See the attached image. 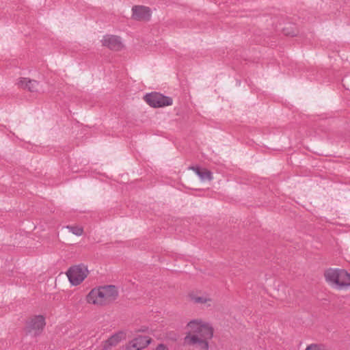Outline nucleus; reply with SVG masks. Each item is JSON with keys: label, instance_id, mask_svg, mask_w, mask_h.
Returning a JSON list of instances; mask_svg holds the SVG:
<instances>
[{"label": "nucleus", "instance_id": "nucleus-2", "mask_svg": "<svg viewBox=\"0 0 350 350\" xmlns=\"http://www.w3.org/2000/svg\"><path fill=\"white\" fill-rule=\"evenodd\" d=\"M118 297V291L114 285L101 286L92 289L86 297L87 302L96 306H106Z\"/></svg>", "mask_w": 350, "mask_h": 350}, {"label": "nucleus", "instance_id": "nucleus-14", "mask_svg": "<svg viewBox=\"0 0 350 350\" xmlns=\"http://www.w3.org/2000/svg\"><path fill=\"white\" fill-rule=\"evenodd\" d=\"M66 228H68L70 230V232H71L72 234L77 236H81L83 234V228L78 226H67Z\"/></svg>", "mask_w": 350, "mask_h": 350}, {"label": "nucleus", "instance_id": "nucleus-6", "mask_svg": "<svg viewBox=\"0 0 350 350\" xmlns=\"http://www.w3.org/2000/svg\"><path fill=\"white\" fill-rule=\"evenodd\" d=\"M146 103L153 107H162L172 105L170 97L163 96L159 93H151L145 96Z\"/></svg>", "mask_w": 350, "mask_h": 350}, {"label": "nucleus", "instance_id": "nucleus-17", "mask_svg": "<svg viewBox=\"0 0 350 350\" xmlns=\"http://www.w3.org/2000/svg\"><path fill=\"white\" fill-rule=\"evenodd\" d=\"M156 350H168L167 348L163 344L159 345Z\"/></svg>", "mask_w": 350, "mask_h": 350}, {"label": "nucleus", "instance_id": "nucleus-5", "mask_svg": "<svg viewBox=\"0 0 350 350\" xmlns=\"http://www.w3.org/2000/svg\"><path fill=\"white\" fill-rule=\"evenodd\" d=\"M88 270L84 265H76L70 267L66 275L70 282L75 286L81 284L87 277Z\"/></svg>", "mask_w": 350, "mask_h": 350}, {"label": "nucleus", "instance_id": "nucleus-1", "mask_svg": "<svg viewBox=\"0 0 350 350\" xmlns=\"http://www.w3.org/2000/svg\"><path fill=\"white\" fill-rule=\"evenodd\" d=\"M185 343L188 345H197L202 350H208V340L212 339L214 329L211 323L201 319L189 321L186 325Z\"/></svg>", "mask_w": 350, "mask_h": 350}, {"label": "nucleus", "instance_id": "nucleus-12", "mask_svg": "<svg viewBox=\"0 0 350 350\" xmlns=\"http://www.w3.org/2000/svg\"><path fill=\"white\" fill-rule=\"evenodd\" d=\"M191 169L200 178L202 181L212 180V174L206 169H200L198 167H191Z\"/></svg>", "mask_w": 350, "mask_h": 350}, {"label": "nucleus", "instance_id": "nucleus-13", "mask_svg": "<svg viewBox=\"0 0 350 350\" xmlns=\"http://www.w3.org/2000/svg\"><path fill=\"white\" fill-rule=\"evenodd\" d=\"M189 297H190L191 300L195 304H208V305H210L208 303L211 301V299L210 298V297L206 295H197L191 294V295H190Z\"/></svg>", "mask_w": 350, "mask_h": 350}, {"label": "nucleus", "instance_id": "nucleus-11", "mask_svg": "<svg viewBox=\"0 0 350 350\" xmlns=\"http://www.w3.org/2000/svg\"><path fill=\"white\" fill-rule=\"evenodd\" d=\"M150 342L151 338L147 336H139L130 341L132 346L135 347L137 350L146 347Z\"/></svg>", "mask_w": 350, "mask_h": 350}, {"label": "nucleus", "instance_id": "nucleus-15", "mask_svg": "<svg viewBox=\"0 0 350 350\" xmlns=\"http://www.w3.org/2000/svg\"><path fill=\"white\" fill-rule=\"evenodd\" d=\"M305 350H328L325 346L319 344H311Z\"/></svg>", "mask_w": 350, "mask_h": 350}, {"label": "nucleus", "instance_id": "nucleus-7", "mask_svg": "<svg viewBox=\"0 0 350 350\" xmlns=\"http://www.w3.org/2000/svg\"><path fill=\"white\" fill-rule=\"evenodd\" d=\"M133 18L137 21H148L151 16V10L148 7L135 5L132 8Z\"/></svg>", "mask_w": 350, "mask_h": 350}, {"label": "nucleus", "instance_id": "nucleus-3", "mask_svg": "<svg viewBox=\"0 0 350 350\" xmlns=\"http://www.w3.org/2000/svg\"><path fill=\"white\" fill-rule=\"evenodd\" d=\"M324 275L326 282L338 290L350 287V274L344 269H329Z\"/></svg>", "mask_w": 350, "mask_h": 350}, {"label": "nucleus", "instance_id": "nucleus-9", "mask_svg": "<svg viewBox=\"0 0 350 350\" xmlns=\"http://www.w3.org/2000/svg\"><path fill=\"white\" fill-rule=\"evenodd\" d=\"M18 85L23 89L27 90L31 92H40L41 87L36 80H31L28 78H21L18 81Z\"/></svg>", "mask_w": 350, "mask_h": 350}, {"label": "nucleus", "instance_id": "nucleus-10", "mask_svg": "<svg viewBox=\"0 0 350 350\" xmlns=\"http://www.w3.org/2000/svg\"><path fill=\"white\" fill-rule=\"evenodd\" d=\"M126 338V334L123 332H119L109 338L105 340L103 343V349L105 350L111 349L112 347L117 345L121 340Z\"/></svg>", "mask_w": 350, "mask_h": 350}, {"label": "nucleus", "instance_id": "nucleus-4", "mask_svg": "<svg viewBox=\"0 0 350 350\" xmlns=\"http://www.w3.org/2000/svg\"><path fill=\"white\" fill-rule=\"evenodd\" d=\"M45 325V318L42 315H36L27 322L25 330L30 335L37 336L42 332Z\"/></svg>", "mask_w": 350, "mask_h": 350}, {"label": "nucleus", "instance_id": "nucleus-8", "mask_svg": "<svg viewBox=\"0 0 350 350\" xmlns=\"http://www.w3.org/2000/svg\"><path fill=\"white\" fill-rule=\"evenodd\" d=\"M103 46L113 51H120L123 48L122 41L118 36L107 35L102 40Z\"/></svg>", "mask_w": 350, "mask_h": 350}, {"label": "nucleus", "instance_id": "nucleus-16", "mask_svg": "<svg viewBox=\"0 0 350 350\" xmlns=\"http://www.w3.org/2000/svg\"><path fill=\"white\" fill-rule=\"evenodd\" d=\"M125 350H137L135 347L132 346V344L129 342L126 346Z\"/></svg>", "mask_w": 350, "mask_h": 350}]
</instances>
